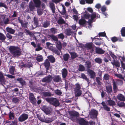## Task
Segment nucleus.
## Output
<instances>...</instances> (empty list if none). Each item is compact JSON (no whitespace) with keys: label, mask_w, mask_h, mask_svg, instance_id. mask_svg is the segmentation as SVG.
I'll return each mask as SVG.
<instances>
[{"label":"nucleus","mask_w":125,"mask_h":125,"mask_svg":"<svg viewBox=\"0 0 125 125\" xmlns=\"http://www.w3.org/2000/svg\"><path fill=\"white\" fill-rule=\"evenodd\" d=\"M9 49L14 57H18L22 54L21 49L17 46H10Z\"/></svg>","instance_id":"obj_1"},{"label":"nucleus","mask_w":125,"mask_h":125,"mask_svg":"<svg viewBox=\"0 0 125 125\" xmlns=\"http://www.w3.org/2000/svg\"><path fill=\"white\" fill-rule=\"evenodd\" d=\"M45 100L48 103L56 107L59 106L60 104L56 98L47 97L45 98Z\"/></svg>","instance_id":"obj_2"},{"label":"nucleus","mask_w":125,"mask_h":125,"mask_svg":"<svg viewBox=\"0 0 125 125\" xmlns=\"http://www.w3.org/2000/svg\"><path fill=\"white\" fill-rule=\"evenodd\" d=\"M81 88L80 84L77 83L75 85V87L74 88V91L75 96H79L82 94V92L81 90Z\"/></svg>","instance_id":"obj_3"},{"label":"nucleus","mask_w":125,"mask_h":125,"mask_svg":"<svg viewBox=\"0 0 125 125\" xmlns=\"http://www.w3.org/2000/svg\"><path fill=\"white\" fill-rule=\"evenodd\" d=\"M69 115L70 116V119L73 122L76 121L77 120H78L77 117L79 115L78 113L76 111H71L69 112Z\"/></svg>","instance_id":"obj_4"},{"label":"nucleus","mask_w":125,"mask_h":125,"mask_svg":"<svg viewBox=\"0 0 125 125\" xmlns=\"http://www.w3.org/2000/svg\"><path fill=\"white\" fill-rule=\"evenodd\" d=\"M52 77L51 75H48L42 79V82L43 83H50L52 80Z\"/></svg>","instance_id":"obj_5"},{"label":"nucleus","mask_w":125,"mask_h":125,"mask_svg":"<svg viewBox=\"0 0 125 125\" xmlns=\"http://www.w3.org/2000/svg\"><path fill=\"white\" fill-rule=\"evenodd\" d=\"M28 115L25 114H22L18 118L19 121L22 122L27 120L28 118Z\"/></svg>","instance_id":"obj_6"},{"label":"nucleus","mask_w":125,"mask_h":125,"mask_svg":"<svg viewBox=\"0 0 125 125\" xmlns=\"http://www.w3.org/2000/svg\"><path fill=\"white\" fill-rule=\"evenodd\" d=\"M57 118L55 116H54L51 118H47L44 119L43 122L46 123H49L52 122Z\"/></svg>","instance_id":"obj_7"},{"label":"nucleus","mask_w":125,"mask_h":125,"mask_svg":"<svg viewBox=\"0 0 125 125\" xmlns=\"http://www.w3.org/2000/svg\"><path fill=\"white\" fill-rule=\"evenodd\" d=\"M90 115L91 118H93L96 117L98 115V112L94 109L92 110L90 113Z\"/></svg>","instance_id":"obj_8"},{"label":"nucleus","mask_w":125,"mask_h":125,"mask_svg":"<svg viewBox=\"0 0 125 125\" xmlns=\"http://www.w3.org/2000/svg\"><path fill=\"white\" fill-rule=\"evenodd\" d=\"M17 81L18 82V83H20L21 85V87L22 88L24 86L26 85V82L22 77L18 78L16 79Z\"/></svg>","instance_id":"obj_9"},{"label":"nucleus","mask_w":125,"mask_h":125,"mask_svg":"<svg viewBox=\"0 0 125 125\" xmlns=\"http://www.w3.org/2000/svg\"><path fill=\"white\" fill-rule=\"evenodd\" d=\"M83 97L87 100L89 101H90L91 98H92L91 94L88 91L85 93L83 95Z\"/></svg>","instance_id":"obj_10"},{"label":"nucleus","mask_w":125,"mask_h":125,"mask_svg":"<svg viewBox=\"0 0 125 125\" xmlns=\"http://www.w3.org/2000/svg\"><path fill=\"white\" fill-rule=\"evenodd\" d=\"M113 84L114 93H115L119 90L117 86V82L116 81H113Z\"/></svg>","instance_id":"obj_11"},{"label":"nucleus","mask_w":125,"mask_h":125,"mask_svg":"<svg viewBox=\"0 0 125 125\" xmlns=\"http://www.w3.org/2000/svg\"><path fill=\"white\" fill-rule=\"evenodd\" d=\"M87 72L90 75V78H92L94 79L95 76V73L93 70L91 69H88L87 70Z\"/></svg>","instance_id":"obj_12"},{"label":"nucleus","mask_w":125,"mask_h":125,"mask_svg":"<svg viewBox=\"0 0 125 125\" xmlns=\"http://www.w3.org/2000/svg\"><path fill=\"white\" fill-rule=\"evenodd\" d=\"M95 51L96 53L98 54H102L104 53L105 51L99 47H96Z\"/></svg>","instance_id":"obj_13"},{"label":"nucleus","mask_w":125,"mask_h":125,"mask_svg":"<svg viewBox=\"0 0 125 125\" xmlns=\"http://www.w3.org/2000/svg\"><path fill=\"white\" fill-rule=\"evenodd\" d=\"M53 81L55 82L58 83L62 81L61 77L59 75H55L52 78Z\"/></svg>","instance_id":"obj_14"},{"label":"nucleus","mask_w":125,"mask_h":125,"mask_svg":"<svg viewBox=\"0 0 125 125\" xmlns=\"http://www.w3.org/2000/svg\"><path fill=\"white\" fill-rule=\"evenodd\" d=\"M33 1L35 7L38 8L41 7V2L40 0H33Z\"/></svg>","instance_id":"obj_15"},{"label":"nucleus","mask_w":125,"mask_h":125,"mask_svg":"<svg viewBox=\"0 0 125 125\" xmlns=\"http://www.w3.org/2000/svg\"><path fill=\"white\" fill-rule=\"evenodd\" d=\"M42 110L46 114H49L51 113V111L49 109L45 106H42Z\"/></svg>","instance_id":"obj_16"},{"label":"nucleus","mask_w":125,"mask_h":125,"mask_svg":"<svg viewBox=\"0 0 125 125\" xmlns=\"http://www.w3.org/2000/svg\"><path fill=\"white\" fill-rule=\"evenodd\" d=\"M106 92L108 95L111 94L113 92L112 87L111 85L106 86Z\"/></svg>","instance_id":"obj_17"},{"label":"nucleus","mask_w":125,"mask_h":125,"mask_svg":"<svg viewBox=\"0 0 125 125\" xmlns=\"http://www.w3.org/2000/svg\"><path fill=\"white\" fill-rule=\"evenodd\" d=\"M44 64L46 70H48L49 69L50 64L49 61L47 59H46L44 61Z\"/></svg>","instance_id":"obj_18"},{"label":"nucleus","mask_w":125,"mask_h":125,"mask_svg":"<svg viewBox=\"0 0 125 125\" xmlns=\"http://www.w3.org/2000/svg\"><path fill=\"white\" fill-rule=\"evenodd\" d=\"M5 79L3 74L1 72H0V82L3 85L5 83Z\"/></svg>","instance_id":"obj_19"},{"label":"nucleus","mask_w":125,"mask_h":125,"mask_svg":"<svg viewBox=\"0 0 125 125\" xmlns=\"http://www.w3.org/2000/svg\"><path fill=\"white\" fill-rule=\"evenodd\" d=\"M55 43L56 47L59 50L61 51L62 48V45L61 42L60 41H58L55 42Z\"/></svg>","instance_id":"obj_20"},{"label":"nucleus","mask_w":125,"mask_h":125,"mask_svg":"<svg viewBox=\"0 0 125 125\" xmlns=\"http://www.w3.org/2000/svg\"><path fill=\"white\" fill-rule=\"evenodd\" d=\"M84 65L85 67L88 69H90L92 67V65L90 61H86L85 62Z\"/></svg>","instance_id":"obj_21"},{"label":"nucleus","mask_w":125,"mask_h":125,"mask_svg":"<svg viewBox=\"0 0 125 125\" xmlns=\"http://www.w3.org/2000/svg\"><path fill=\"white\" fill-rule=\"evenodd\" d=\"M47 58L49 62L50 61L52 63H54L55 61V58L53 55L49 56Z\"/></svg>","instance_id":"obj_22"},{"label":"nucleus","mask_w":125,"mask_h":125,"mask_svg":"<svg viewBox=\"0 0 125 125\" xmlns=\"http://www.w3.org/2000/svg\"><path fill=\"white\" fill-rule=\"evenodd\" d=\"M78 123L81 125H87V123L83 118H81L78 120Z\"/></svg>","instance_id":"obj_23"},{"label":"nucleus","mask_w":125,"mask_h":125,"mask_svg":"<svg viewBox=\"0 0 125 125\" xmlns=\"http://www.w3.org/2000/svg\"><path fill=\"white\" fill-rule=\"evenodd\" d=\"M117 98L118 100L122 101H125V97L121 94H118L117 96Z\"/></svg>","instance_id":"obj_24"},{"label":"nucleus","mask_w":125,"mask_h":125,"mask_svg":"<svg viewBox=\"0 0 125 125\" xmlns=\"http://www.w3.org/2000/svg\"><path fill=\"white\" fill-rule=\"evenodd\" d=\"M29 7L30 11H32L34 9L35 7L33 2L32 1H31L29 3Z\"/></svg>","instance_id":"obj_25"},{"label":"nucleus","mask_w":125,"mask_h":125,"mask_svg":"<svg viewBox=\"0 0 125 125\" xmlns=\"http://www.w3.org/2000/svg\"><path fill=\"white\" fill-rule=\"evenodd\" d=\"M68 72L66 68H64L62 70V75L63 78H65Z\"/></svg>","instance_id":"obj_26"},{"label":"nucleus","mask_w":125,"mask_h":125,"mask_svg":"<svg viewBox=\"0 0 125 125\" xmlns=\"http://www.w3.org/2000/svg\"><path fill=\"white\" fill-rule=\"evenodd\" d=\"M42 94V95L45 97H51L53 95V94H52L50 93L46 92H43Z\"/></svg>","instance_id":"obj_27"},{"label":"nucleus","mask_w":125,"mask_h":125,"mask_svg":"<svg viewBox=\"0 0 125 125\" xmlns=\"http://www.w3.org/2000/svg\"><path fill=\"white\" fill-rule=\"evenodd\" d=\"M111 63L113 66H115L116 67H119L120 66V64L119 62L118 61H115L114 60V62H111Z\"/></svg>","instance_id":"obj_28"},{"label":"nucleus","mask_w":125,"mask_h":125,"mask_svg":"<svg viewBox=\"0 0 125 125\" xmlns=\"http://www.w3.org/2000/svg\"><path fill=\"white\" fill-rule=\"evenodd\" d=\"M15 70V67L14 66H11L10 68L9 71L10 73L12 75H14V71Z\"/></svg>","instance_id":"obj_29"},{"label":"nucleus","mask_w":125,"mask_h":125,"mask_svg":"<svg viewBox=\"0 0 125 125\" xmlns=\"http://www.w3.org/2000/svg\"><path fill=\"white\" fill-rule=\"evenodd\" d=\"M50 24V22L48 21H45L42 24L43 27L45 28H46L49 27Z\"/></svg>","instance_id":"obj_30"},{"label":"nucleus","mask_w":125,"mask_h":125,"mask_svg":"<svg viewBox=\"0 0 125 125\" xmlns=\"http://www.w3.org/2000/svg\"><path fill=\"white\" fill-rule=\"evenodd\" d=\"M73 33V32L71 30L69 29H67L65 31V33L66 35L68 36H70Z\"/></svg>","instance_id":"obj_31"},{"label":"nucleus","mask_w":125,"mask_h":125,"mask_svg":"<svg viewBox=\"0 0 125 125\" xmlns=\"http://www.w3.org/2000/svg\"><path fill=\"white\" fill-rule=\"evenodd\" d=\"M9 117L10 120H11L14 119L15 118L14 113L10 112L9 114Z\"/></svg>","instance_id":"obj_32"},{"label":"nucleus","mask_w":125,"mask_h":125,"mask_svg":"<svg viewBox=\"0 0 125 125\" xmlns=\"http://www.w3.org/2000/svg\"><path fill=\"white\" fill-rule=\"evenodd\" d=\"M107 102L110 106H113L115 105V101L112 100H107Z\"/></svg>","instance_id":"obj_33"},{"label":"nucleus","mask_w":125,"mask_h":125,"mask_svg":"<svg viewBox=\"0 0 125 125\" xmlns=\"http://www.w3.org/2000/svg\"><path fill=\"white\" fill-rule=\"evenodd\" d=\"M50 7L52 11V12L53 13H55V7L54 4L52 3H50Z\"/></svg>","instance_id":"obj_34"},{"label":"nucleus","mask_w":125,"mask_h":125,"mask_svg":"<svg viewBox=\"0 0 125 125\" xmlns=\"http://www.w3.org/2000/svg\"><path fill=\"white\" fill-rule=\"evenodd\" d=\"M69 53L71 55V58L73 59H74L75 58L78 57V55L75 52H70Z\"/></svg>","instance_id":"obj_35"},{"label":"nucleus","mask_w":125,"mask_h":125,"mask_svg":"<svg viewBox=\"0 0 125 125\" xmlns=\"http://www.w3.org/2000/svg\"><path fill=\"white\" fill-rule=\"evenodd\" d=\"M6 30L7 32L12 34H14L15 31V30L9 27L7 28Z\"/></svg>","instance_id":"obj_36"},{"label":"nucleus","mask_w":125,"mask_h":125,"mask_svg":"<svg viewBox=\"0 0 125 125\" xmlns=\"http://www.w3.org/2000/svg\"><path fill=\"white\" fill-rule=\"evenodd\" d=\"M85 67L83 65L80 64L79 65L78 70L79 71H85Z\"/></svg>","instance_id":"obj_37"},{"label":"nucleus","mask_w":125,"mask_h":125,"mask_svg":"<svg viewBox=\"0 0 125 125\" xmlns=\"http://www.w3.org/2000/svg\"><path fill=\"white\" fill-rule=\"evenodd\" d=\"M81 77L82 78L84 79L88 83L89 82V79L86 76L84 73H82L81 75Z\"/></svg>","instance_id":"obj_38"},{"label":"nucleus","mask_w":125,"mask_h":125,"mask_svg":"<svg viewBox=\"0 0 125 125\" xmlns=\"http://www.w3.org/2000/svg\"><path fill=\"white\" fill-rule=\"evenodd\" d=\"M34 24L37 27L38 25L39 21L36 17L35 16L33 18Z\"/></svg>","instance_id":"obj_39"},{"label":"nucleus","mask_w":125,"mask_h":125,"mask_svg":"<svg viewBox=\"0 0 125 125\" xmlns=\"http://www.w3.org/2000/svg\"><path fill=\"white\" fill-rule=\"evenodd\" d=\"M36 60L38 62H40L43 60V58L41 55L38 54L36 57Z\"/></svg>","instance_id":"obj_40"},{"label":"nucleus","mask_w":125,"mask_h":125,"mask_svg":"<svg viewBox=\"0 0 125 125\" xmlns=\"http://www.w3.org/2000/svg\"><path fill=\"white\" fill-rule=\"evenodd\" d=\"M70 57V55L68 53L64 54L63 56V59L65 61H67Z\"/></svg>","instance_id":"obj_41"},{"label":"nucleus","mask_w":125,"mask_h":125,"mask_svg":"<svg viewBox=\"0 0 125 125\" xmlns=\"http://www.w3.org/2000/svg\"><path fill=\"white\" fill-rule=\"evenodd\" d=\"M93 43L92 42H90L86 44V46L88 49L91 50L93 48Z\"/></svg>","instance_id":"obj_42"},{"label":"nucleus","mask_w":125,"mask_h":125,"mask_svg":"<svg viewBox=\"0 0 125 125\" xmlns=\"http://www.w3.org/2000/svg\"><path fill=\"white\" fill-rule=\"evenodd\" d=\"M87 22L84 19H81L79 20V23L80 25H84Z\"/></svg>","instance_id":"obj_43"},{"label":"nucleus","mask_w":125,"mask_h":125,"mask_svg":"<svg viewBox=\"0 0 125 125\" xmlns=\"http://www.w3.org/2000/svg\"><path fill=\"white\" fill-rule=\"evenodd\" d=\"M6 38V37L4 34L0 32V40L3 42L5 41Z\"/></svg>","instance_id":"obj_44"},{"label":"nucleus","mask_w":125,"mask_h":125,"mask_svg":"<svg viewBox=\"0 0 125 125\" xmlns=\"http://www.w3.org/2000/svg\"><path fill=\"white\" fill-rule=\"evenodd\" d=\"M62 11H60V13L62 15H66V11L65 7L64 5H62Z\"/></svg>","instance_id":"obj_45"},{"label":"nucleus","mask_w":125,"mask_h":125,"mask_svg":"<svg viewBox=\"0 0 125 125\" xmlns=\"http://www.w3.org/2000/svg\"><path fill=\"white\" fill-rule=\"evenodd\" d=\"M51 51L53 53L56 54L57 55H60V53L58 51V50L55 48H53L51 50Z\"/></svg>","instance_id":"obj_46"},{"label":"nucleus","mask_w":125,"mask_h":125,"mask_svg":"<svg viewBox=\"0 0 125 125\" xmlns=\"http://www.w3.org/2000/svg\"><path fill=\"white\" fill-rule=\"evenodd\" d=\"M30 101L33 105L36 104V100L35 97L29 99Z\"/></svg>","instance_id":"obj_47"},{"label":"nucleus","mask_w":125,"mask_h":125,"mask_svg":"<svg viewBox=\"0 0 125 125\" xmlns=\"http://www.w3.org/2000/svg\"><path fill=\"white\" fill-rule=\"evenodd\" d=\"M50 37L52 39L53 41H56V42L58 41V38L55 35H49Z\"/></svg>","instance_id":"obj_48"},{"label":"nucleus","mask_w":125,"mask_h":125,"mask_svg":"<svg viewBox=\"0 0 125 125\" xmlns=\"http://www.w3.org/2000/svg\"><path fill=\"white\" fill-rule=\"evenodd\" d=\"M121 35L123 37H125V27H123L121 30Z\"/></svg>","instance_id":"obj_49"},{"label":"nucleus","mask_w":125,"mask_h":125,"mask_svg":"<svg viewBox=\"0 0 125 125\" xmlns=\"http://www.w3.org/2000/svg\"><path fill=\"white\" fill-rule=\"evenodd\" d=\"M54 92L55 94L58 95H61L62 94L61 91L58 89L54 90Z\"/></svg>","instance_id":"obj_50"},{"label":"nucleus","mask_w":125,"mask_h":125,"mask_svg":"<svg viewBox=\"0 0 125 125\" xmlns=\"http://www.w3.org/2000/svg\"><path fill=\"white\" fill-rule=\"evenodd\" d=\"M94 61L100 64L102 63V60L100 58H97L95 59Z\"/></svg>","instance_id":"obj_51"},{"label":"nucleus","mask_w":125,"mask_h":125,"mask_svg":"<svg viewBox=\"0 0 125 125\" xmlns=\"http://www.w3.org/2000/svg\"><path fill=\"white\" fill-rule=\"evenodd\" d=\"M38 14L39 15H41L43 13V10L41 9H39L37 10Z\"/></svg>","instance_id":"obj_52"},{"label":"nucleus","mask_w":125,"mask_h":125,"mask_svg":"<svg viewBox=\"0 0 125 125\" xmlns=\"http://www.w3.org/2000/svg\"><path fill=\"white\" fill-rule=\"evenodd\" d=\"M12 101L13 103L16 104L19 103V100L16 97H14L12 98Z\"/></svg>","instance_id":"obj_53"},{"label":"nucleus","mask_w":125,"mask_h":125,"mask_svg":"<svg viewBox=\"0 0 125 125\" xmlns=\"http://www.w3.org/2000/svg\"><path fill=\"white\" fill-rule=\"evenodd\" d=\"M58 22V24H65V22L64 20L62 18L59 19Z\"/></svg>","instance_id":"obj_54"},{"label":"nucleus","mask_w":125,"mask_h":125,"mask_svg":"<svg viewBox=\"0 0 125 125\" xmlns=\"http://www.w3.org/2000/svg\"><path fill=\"white\" fill-rule=\"evenodd\" d=\"M58 37L59 39L62 40L64 38V36L62 33H61L58 35Z\"/></svg>","instance_id":"obj_55"},{"label":"nucleus","mask_w":125,"mask_h":125,"mask_svg":"<svg viewBox=\"0 0 125 125\" xmlns=\"http://www.w3.org/2000/svg\"><path fill=\"white\" fill-rule=\"evenodd\" d=\"M100 79L101 80V79L99 77H97L96 78V82H97L99 85H101L102 84V83L100 81Z\"/></svg>","instance_id":"obj_56"},{"label":"nucleus","mask_w":125,"mask_h":125,"mask_svg":"<svg viewBox=\"0 0 125 125\" xmlns=\"http://www.w3.org/2000/svg\"><path fill=\"white\" fill-rule=\"evenodd\" d=\"M41 44L38 43L37 45V48L35 49V51H39L42 49V47H40Z\"/></svg>","instance_id":"obj_57"},{"label":"nucleus","mask_w":125,"mask_h":125,"mask_svg":"<svg viewBox=\"0 0 125 125\" xmlns=\"http://www.w3.org/2000/svg\"><path fill=\"white\" fill-rule=\"evenodd\" d=\"M110 76L107 74H105L104 75L103 78L105 80H108L109 79Z\"/></svg>","instance_id":"obj_58"},{"label":"nucleus","mask_w":125,"mask_h":125,"mask_svg":"<svg viewBox=\"0 0 125 125\" xmlns=\"http://www.w3.org/2000/svg\"><path fill=\"white\" fill-rule=\"evenodd\" d=\"M0 7H3L6 9H8V7L6 4L0 2Z\"/></svg>","instance_id":"obj_59"},{"label":"nucleus","mask_w":125,"mask_h":125,"mask_svg":"<svg viewBox=\"0 0 125 125\" xmlns=\"http://www.w3.org/2000/svg\"><path fill=\"white\" fill-rule=\"evenodd\" d=\"M57 29L54 28H52L50 29L51 32L52 33L55 34L56 32Z\"/></svg>","instance_id":"obj_60"},{"label":"nucleus","mask_w":125,"mask_h":125,"mask_svg":"<svg viewBox=\"0 0 125 125\" xmlns=\"http://www.w3.org/2000/svg\"><path fill=\"white\" fill-rule=\"evenodd\" d=\"M111 40L113 42H115L118 41V39L117 37L114 36L111 38Z\"/></svg>","instance_id":"obj_61"},{"label":"nucleus","mask_w":125,"mask_h":125,"mask_svg":"<svg viewBox=\"0 0 125 125\" xmlns=\"http://www.w3.org/2000/svg\"><path fill=\"white\" fill-rule=\"evenodd\" d=\"M98 35L99 37L106 36V33L104 32L99 33Z\"/></svg>","instance_id":"obj_62"},{"label":"nucleus","mask_w":125,"mask_h":125,"mask_svg":"<svg viewBox=\"0 0 125 125\" xmlns=\"http://www.w3.org/2000/svg\"><path fill=\"white\" fill-rule=\"evenodd\" d=\"M84 18L87 19H88L90 17V14L88 13H86L84 15Z\"/></svg>","instance_id":"obj_63"},{"label":"nucleus","mask_w":125,"mask_h":125,"mask_svg":"<svg viewBox=\"0 0 125 125\" xmlns=\"http://www.w3.org/2000/svg\"><path fill=\"white\" fill-rule=\"evenodd\" d=\"M117 105L119 107H122L125 106V104L123 102H121L117 104Z\"/></svg>","instance_id":"obj_64"}]
</instances>
